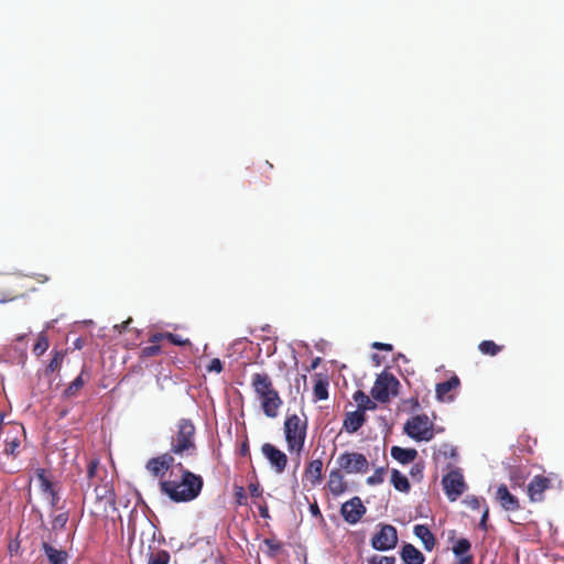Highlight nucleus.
I'll return each instance as SVG.
<instances>
[{
	"mask_svg": "<svg viewBox=\"0 0 564 564\" xmlns=\"http://www.w3.org/2000/svg\"><path fill=\"white\" fill-rule=\"evenodd\" d=\"M471 549L470 542L462 538L453 546L454 554L459 557L457 564H474L473 555L468 554Z\"/></svg>",
	"mask_w": 564,
	"mask_h": 564,
	"instance_id": "obj_21",
	"label": "nucleus"
},
{
	"mask_svg": "<svg viewBox=\"0 0 564 564\" xmlns=\"http://www.w3.org/2000/svg\"><path fill=\"white\" fill-rule=\"evenodd\" d=\"M424 465L422 463H415L411 469L410 475L414 480L420 481L423 478Z\"/></svg>",
	"mask_w": 564,
	"mask_h": 564,
	"instance_id": "obj_41",
	"label": "nucleus"
},
{
	"mask_svg": "<svg viewBox=\"0 0 564 564\" xmlns=\"http://www.w3.org/2000/svg\"><path fill=\"white\" fill-rule=\"evenodd\" d=\"M160 352H161V346L152 344V345L143 347L141 349L140 357L141 358H150V357L159 355Z\"/></svg>",
	"mask_w": 564,
	"mask_h": 564,
	"instance_id": "obj_40",
	"label": "nucleus"
},
{
	"mask_svg": "<svg viewBox=\"0 0 564 564\" xmlns=\"http://www.w3.org/2000/svg\"><path fill=\"white\" fill-rule=\"evenodd\" d=\"M236 496H237L238 502L241 505L242 499H246L242 487H239V490L237 491Z\"/></svg>",
	"mask_w": 564,
	"mask_h": 564,
	"instance_id": "obj_52",
	"label": "nucleus"
},
{
	"mask_svg": "<svg viewBox=\"0 0 564 564\" xmlns=\"http://www.w3.org/2000/svg\"><path fill=\"white\" fill-rule=\"evenodd\" d=\"M166 339L175 346H189L191 340L188 338H182V336L166 332Z\"/></svg>",
	"mask_w": 564,
	"mask_h": 564,
	"instance_id": "obj_38",
	"label": "nucleus"
},
{
	"mask_svg": "<svg viewBox=\"0 0 564 564\" xmlns=\"http://www.w3.org/2000/svg\"><path fill=\"white\" fill-rule=\"evenodd\" d=\"M240 455L242 456H248L250 455V451H249V443H248V440L246 438L242 444H241V447H240Z\"/></svg>",
	"mask_w": 564,
	"mask_h": 564,
	"instance_id": "obj_51",
	"label": "nucleus"
},
{
	"mask_svg": "<svg viewBox=\"0 0 564 564\" xmlns=\"http://www.w3.org/2000/svg\"><path fill=\"white\" fill-rule=\"evenodd\" d=\"M263 544L267 546L265 554L269 557L276 556L283 547V544L281 541H279L276 538H267L263 540Z\"/></svg>",
	"mask_w": 564,
	"mask_h": 564,
	"instance_id": "obj_30",
	"label": "nucleus"
},
{
	"mask_svg": "<svg viewBox=\"0 0 564 564\" xmlns=\"http://www.w3.org/2000/svg\"><path fill=\"white\" fill-rule=\"evenodd\" d=\"M180 468V478L161 480V491L174 502H188L197 498L202 491L204 481L202 476L185 469L181 463L176 465Z\"/></svg>",
	"mask_w": 564,
	"mask_h": 564,
	"instance_id": "obj_1",
	"label": "nucleus"
},
{
	"mask_svg": "<svg viewBox=\"0 0 564 564\" xmlns=\"http://www.w3.org/2000/svg\"><path fill=\"white\" fill-rule=\"evenodd\" d=\"M248 489H249V492L252 497H260L262 495V490L260 488V485L258 482H251L249 486H248Z\"/></svg>",
	"mask_w": 564,
	"mask_h": 564,
	"instance_id": "obj_45",
	"label": "nucleus"
},
{
	"mask_svg": "<svg viewBox=\"0 0 564 564\" xmlns=\"http://www.w3.org/2000/svg\"><path fill=\"white\" fill-rule=\"evenodd\" d=\"M443 488L451 501L457 500L464 492L465 481L462 473L457 470H451L442 479Z\"/></svg>",
	"mask_w": 564,
	"mask_h": 564,
	"instance_id": "obj_11",
	"label": "nucleus"
},
{
	"mask_svg": "<svg viewBox=\"0 0 564 564\" xmlns=\"http://www.w3.org/2000/svg\"><path fill=\"white\" fill-rule=\"evenodd\" d=\"M50 347L48 338L45 332H41L37 336L36 343L33 346V352L36 356H42Z\"/></svg>",
	"mask_w": 564,
	"mask_h": 564,
	"instance_id": "obj_33",
	"label": "nucleus"
},
{
	"mask_svg": "<svg viewBox=\"0 0 564 564\" xmlns=\"http://www.w3.org/2000/svg\"><path fill=\"white\" fill-rule=\"evenodd\" d=\"M144 528L141 531V539L143 540L144 536H148L150 540L155 541L158 528L155 524L148 518L143 519Z\"/></svg>",
	"mask_w": 564,
	"mask_h": 564,
	"instance_id": "obj_34",
	"label": "nucleus"
},
{
	"mask_svg": "<svg viewBox=\"0 0 564 564\" xmlns=\"http://www.w3.org/2000/svg\"><path fill=\"white\" fill-rule=\"evenodd\" d=\"M174 463L172 453H165L148 460L145 468L155 478H163Z\"/></svg>",
	"mask_w": 564,
	"mask_h": 564,
	"instance_id": "obj_15",
	"label": "nucleus"
},
{
	"mask_svg": "<svg viewBox=\"0 0 564 564\" xmlns=\"http://www.w3.org/2000/svg\"><path fill=\"white\" fill-rule=\"evenodd\" d=\"M399 380L390 372H381L371 388V397L381 402L386 403L390 400V395L398 393Z\"/></svg>",
	"mask_w": 564,
	"mask_h": 564,
	"instance_id": "obj_6",
	"label": "nucleus"
},
{
	"mask_svg": "<svg viewBox=\"0 0 564 564\" xmlns=\"http://www.w3.org/2000/svg\"><path fill=\"white\" fill-rule=\"evenodd\" d=\"M75 347L78 348V349H80L83 347L79 339L76 340Z\"/></svg>",
	"mask_w": 564,
	"mask_h": 564,
	"instance_id": "obj_56",
	"label": "nucleus"
},
{
	"mask_svg": "<svg viewBox=\"0 0 564 564\" xmlns=\"http://www.w3.org/2000/svg\"><path fill=\"white\" fill-rule=\"evenodd\" d=\"M209 372H221L224 369L223 362L219 358H214L210 360L209 365L206 367Z\"/></svg>",
	"mask_w": 564,
	"mask_h": 564,
	"instance_id": "obj_44",
	"label": "nucleus"
},
{
	"mask_svg": "<svg viewBox=\"0 0 564 564\" xmlns=\"http://www.w3.org/2000/svg\"><path fill=\"white\" fill-rule=\"evenodd\" d=\"M66 355L65 350H54L52 359L50 360L48 365L46 366L45 373L51 375L58 370L63 364L64 357Z\"/></svg>",
	"mask_w": 564,
	"mask_h": 564,
	"instance_id": "obj_29",
	"label": "nucleus"
},
{
	"mask_svg": "<svg viewBox=\"0 0 564 564\" xmlns=\"http://www.w3.org/2000/svg\"><path fill=\"white\" fill-rule=\"evenodd\" d=\"M400 555L405 564H423L425 561L422 552L410 543L402 546Z\"/></svg>",
	"mask_w": 564,
	"mask_h": 564,
	"instance_id": "obj_22",
	"label": "nucleus"
},
{
	"mask_svg": "<svg viewBox=\"0 0 564 564\" xmlns=\"http://www.w3.org/2000/svg\"><path fill=\"white\" fill-rule=\"evenodd\" d=\"M42 550L51 564H67L68 554L66 551L55 549L47 542L42 543Z\"/></svg>",
	"mask_w": 564,
	"mask_h": 564,
	"instance_id": "obj_24",
	"label": "nucleus"
},
{
	"mask_svg": "<svg viewBox=\"0 0 564 564\" xmlns=\"http://www.w3.org/2000/svg\"><path fill=\"white\" fill-rule=\"evenodd\" d=\"M386 474V468L380 467L375 470V473L367 478V484L370 486L379 485L383 481V477Z\"/></svg>",
	"mask_w": 564,
	"mask_h": 564,
	"instance_id": "obj_37",
	"label": "nucleus"
},
{
	"mask_svg": "<svg viewBox=\"0 0 564 564\" xmlns=\"http://www.w3.org/2000/svg\"><path fill=\"white\" fill-rule=\"evenodd\" d=\"M340 513L346 522L355 524L366 513V507L364 506L359 497H354L350 500L343 503L340 508Z\"/></svg>",
	"mask_w": 564,
	"mask_h": 564,
	"instance_id": "obj_14",
	"label": "nucleus"
},
{
	"mask_svg": "<svg viewBox=\"0 0 564 564\" xmlns=\"http://www.w3.org/2000/svg\"><path fill=\"white\" fill-rule=\"evenodd\" d=\"M366 422V415L361 411H354L346 414L344 420V429L348 433H356Z\"/></svg>",
	"mask_w": 564,
	"mask_h": 564,
	"instance_id": "obj_23",
	"label": "nucleus"
},
{
	"mask_svg": "<svg viewBox=\"0 0 564 564\" xmlns=\"http://www.w3.org/2000/svg\"><path fill=\"white\" fill-rule=\"evenodd\" d=\"M3 438V454L17 458L21 453L22 441L25 438V430L21 423H14L7 429Z\"/></svg>",
	"mask_w": 564,
	"mask_h": 564,
	"instance_id": "obj_8",
	"label": "nucleus"
},
{
	"mask_svg": "<svg viewBox=\"0 0 564 564\" xmlns=\"http://www.w3.org/2000/svg\"><path fill=\"white\" fill-rule=\"evenodd\" d=\"M478 349L482 355L496 356L502 350V346L497 345L494 340H482L478 345Z\"/></svg>",
	"mask_w": 564,
	"mask_h": 564,
	"instance_id": "obj_32",
	"label": "nucleus"
},
{
	"mask_svg": "<svg viewBox=\"0 0 564 564\" xmlns=\"http://www.w3.org/2000/svg\"><path fill=\"white\" fill-rule=\"evenodd\" d=\"M398 544L397 529L391 524H380L379 531L371 539V546L377 551H389Z\"/></svg>",
	"mask_w": 564,
	"mask_h": 564,
	"instance_id": "obj_9",
	"label": "nucleus"
},
{
	"mask_svg": "<svg viewBox=\"0 0 564 564\" xmlns=\"http://www.w3.org/2000/svg\"><path fill=\"white\" fill-rule=\"evenodd\" d=\"M195 435L196 427L192 420L181 419L171 438V453L178 456H194L197 451Z\"/></svg>",
	"mask_w": 564,
	"mask_h": 564,
	"instance_id": "obj_4",
	"label": "nucleus"
},
{
	"mask_svg": "<svg viewBox=\"0 0 564 564\" xmlns=\"http://www.w3.org/2000/svg\"><path fill=\"white\" fill-rule=\"evenodd\" d=\"M261 453L276 474H282L285 470L289 458L283 451L271 443H264L261 446Z\"/></svg>",
	"mask_w": 564,
	"mask_h": 564,
	"instance_id": "obj_12",
	"label": "nucleus"
},
{
	"mask_svg": "<svg viewBox=\"0 0 564 564\" xmlns=\"http://www.w3.org/2000/svg\"><path fill=\"white\" fill-rule=\"evenodd\" d=\"M171 555L166 550L150 552L147 564H169Z\"/></svg>",
	"mask_w": 564,
	"mask_h": 564,
	"instance_id": "obj_31",
	"label": "nucleus"
},
{
	"mask_svg": "<svg viewBox=\"0 0 564 564\" xmlns=\"http://www.w3.org/2000/svg\"><path fill=\"white\" fill-rule=\"evenodd\" d=\"M259 513H260V517L263 519L270 518L269 508H268L267 503L259 506Z\"/></svg>",
	"mask_w": 564,
	"mask_h": 564,
	"instance_id": "obj_50",
	"label": "nucleus"
},
{
	"mask_svg": "<svg viewBox=\"0 0 564 564\" xmlns=\"http://www.w3.org/2000/svg\"><path fill=\"white\" fill-rule=\"evenodd\" d=\"M314 395L317 400H326L328 398V383L324 380H317L314 386Z\"/></svg>",
	"mask_w": 564,
	"mask_h": 564,
	"instance_id": "obj_35",
	"label": "nucleus"
},
{
	"mask_svg": "<svg viewBox=\"0 0 564 564\" xmlns=\"http://www.w3.org/2000/svg\"><path fill=\"white\" fill-rule=\"evenodd\" d=\"M90 377L91 376L89 369L86 366H84L82 368L80 373L64 390L63 397L65 399L76 397L78 392L82 390V388L85 386V383L89 381Z\"/></svg>",
	"mask_w": 564,
	"mask_h": 564,
	"instance_id": "obj_19",
	"label": "nucleus"
},
{
	"mask_svg": "<svg viewBox=\"0 0 564 564\" xmlns=\"http://www.w3.org/2000/svg\"><path fill=\"white\" fill-rule=\"evenodd\" d=\"M391 456L400 464L406 465L415 460V458L417 457V451L415 448H403L400 446H392Z\"/></svg>",
	"mask_w": 564,
	"mask_h": 564,
	"instance_id": "obj_26",
	"label": "nucleus"
},
{
	"mask_svg": "<svg viewBox=\"0 0 564 564\" xmlns=\"http://www.w3.org/2000/svg\"><path fill=\"white\" fill-rule=\"evenodd\" d=\"M163 339H166V333H154L149 337V343L159 345V343Z\"/></svg>",
	"mask_w": 564,
	"mask_h": 564,
	"instance_id": "obj_46",
	"label": "nucleus"
},
{
	"mask_svg": "<svg viewBox=\"0 0 564 564\" xmlns=\"http://www.w3.org/2000/svg\"><path fill=\"white\" fill-rule=\"evenodd\" d=\"M370 564H395V557L376 555L370 558Z\"/></svg>",
	"mask_w": 564,
	"mask_h": 564,
	"instance_id": "obj_43",
	"label": "nucleus"
},
{
	"mask_svg": "<svg viewBox=\"0 0 564 564\" xmlns=\"http://www.w3.org/2000/svg\"><path fill=\"white\" fill-rule=\"evenodd\" d=\"M434 424L426 414L414 415L404 424V433L415 441L429 442L434 437Z\"/></svg>",
	"mask_w": 564,
	"mask_h": 564,
	"instance_id": "obj_5",
	"label": "nucleus"
},
{
	"mask_svg": "<svg viewBox=\"0 0 564 564\" xmlns=\"http://www.w3.org/2000/svg\"><path fill=\"white\" fill-rule=\"evenodd\" d=\"M39 480V487L43 497L48 501L52 509H62L58 506L61 497L55 485L47 478L46 470L44 468H37L35 471Z\"/></svg>",
	"mask_w": 564,
	"mask_h": 564,
	"instance_id": "obj_10",
	"label": "nucleus"
},
{
	"mask_svg": "<svg viewBox=\"0 0 564 564\" xmlns=\"http://www.w3.org/2000/svg\"><path fill=\"white\" fill-rule=\"evenodd\" d=\"M303 480L307 481L311 487H316L322 482L323 460L321 458L313 459L307 463L304 469Z\"/></svg>",
	"mask_w": 564,
	"mask_h": 564,
	"instance_id": "obj_17",
	"label": "nucleus"
},
{
	"mask_svg": "<svg viewBox=\"0 0 564 564\" xmlns=\"http://www.w3.org/2000/svg\"><path fill=\"white\" fill-rule=\"evenodd\" d=\"M413 533L422 541L426 551H432L434 549L436 540L427 525L416 524L413 529Z\"/></svg>",
	"mask_w": 564,
	"mask_h": 564,
	"instance_id": "obj_25",
	"label": "nucleus"
},
{
	"mask_svg": "<svg viewBox=\"0 0 564 564\" xmlns=\"http://www.w3.org/2000/svg\"><path fill=\"white\" fill-rule=\"evenodd\" d=\"M129 530L131 531V534H132V535H134V534H135V524H134V522H132L131 520H130V522H129Z\"/></svg>",
	"mask_w": 564,
	"mask_h": 564,
	"instance_id": "obj_54",
	"label": "nucleus"
},
{
	"mask_svg": "<svg viewBox=\"0 0 564 564\" xmlns=\"http://www.w3.org/2000/svg\"><path fill=\"white\" fill-rule=\"evenodd\" d=\"M24 337H25V335H21V336H19L17 339H18V340H22V339H24Z\"/></svg>",
	"mask_w": 564,
	"mask_h": 564,
	"instance_id": "obj_57",
	"label": "nucleus"
},
{
	"mask_svg": "<svg viewBox=\"0 0 564 564\" xmlns=\"http://www.w3.org/2000/svg\"><path fill=\"white\" fill-rule=\"evenodd\" d=\"M251 386L261 402V409L268 417H276L283 401L268 373H253Z\"/></svg>",
	"mask_w": 564,
	"mask_h": 564,
	"instance_id": "obj_2",
	"label": "nucleus"
},
{
	"mask_svg": "<svg viewBox=\"0 0 564 564\" xmlns=\"http://www.w3.org/2000/svg\"><path fill=\"white\" fill-rule=\"evenodd\" d=\"M496 500L505 511L514 512L521 509L519 499L509 491L505 484L497 487Z\"/></svg>",
	"mask_w": 564,
	"mask_h": 564,
	"instance_id": "obj_16",
	"label": "nucleus"
},
{
	"mask_svg": "<svg viewBox=\"0 0 564 564\" xmlns=\"http://www.w3.org/2000/svg\"><path fill=\"white\" fill-rule=\"evenodd\" d=\"M391 484L394 489L401 492H409L410 482L408 478L401 474L398 469H392L391 471Z\"/></svg>",
	"mask_w": 564,
	"mask_h": 564,
	"instance_id": "obj_28",
	"label": "nucleus"
},
{
	"mask_svg": "<svg viewBox=\"0 0 564 564\" xmlns=\"http://www.w3.org/2000/svg\"><path fill=\"white\" fill-rule=\"evenodd\" d=\"M553 487V479L543 475H535L527 487V492L531 502H542L544 492Z\"/></svg>",
	"mask_w": 564,
	"mask_h": 564,
	"instance_id": "obj_13",
	"label": "nucleus"
},
{
	"mask_svg": "<svg viewBox=\"0 0 564 564\" xmlns=\"http://www.w3.org/2000/svg\"><path fill=\"white\" fill-rule=\"evenodd\" d=\"M319 364H321V358L319 357L314 358L311 362L310 370L316 369Z\"/></svg>",
	"mask_w": 564,
	"mask_h": 564,
	"instance_id": "obj_53",
	"label": "nucleus"
},
{
	"mask_svg": "<svg viewBox=\"0 0 564 564\" xmlns=\"http://www.w3.org/2000/svg\"><path fill=\"white\" fill-rule=\"evenodd\" d=\"M372 347L378 350L391 351L393 349L391 344L376 341Z\"/></svg>",
	"mask_w": 564,
	"mask_h": 564,
	"instance_id": "obj_48",
	"label": "nucleus"
},
{
	"mask_svg": "<svg viewBox=\"0 0 564 564\" xmlns=\"http://www.w3.org/2000/svg\"><path fill=\"white\" fill-rule=\"evenodd\" d=\"M459 384L460 380L457 376H453L448 380L437 383L435 388L436 398L440 401H453L454 397L451 392L456 390Z\"/></svg>",
	"mask_w": 564,
	"mask_h": 564,
	"instance_id": "obj_20",
	"label": "nucleus"
},
{
	"mask_svg": "<svg viewBox=\"0 0 564 564\" xmlns=\"http://www.w3.org/2000/svg\"><path fill=\"white\" fill-rule=\"evenodd\" d=\"M488 518H489V509H488V507H486L482 512L480 522H479V528L484 531L488 530V525H487Z\"/></svg>",
	"mask_w": 564,
	"mask_h": 564,
	"instance_id": "obj_47",
	"label": "nucleus"
},
{
	"mask_svg": "<svg viewBox=\"0 0 564 564\" xmlns=\"http://www.w3.org/2000/svg\"><path fill=\"white\" fill-rule=\"evenodd\" d=\"M132 322V318L129 317L127 321L122 322L120 325H116L115 326V329H117L119 333H122L124 332L126 329H128L129 327V324Z\"/></svg>",
	"mask_w": 564,
	"mask_h": 564,
	"instance_id": "obj_49",
	"label": "nucleus"
},
{
	"mask_svg": "<svg viewBox=\"0 0 564 564\" xmlns=\"http://www.w3.org/2000/svg\"><path fill=\"white\" fill-rule=\"evenodd\" d=\"M469 509L471 510H478L480 509L481 507V503L484 502L485 503V499L482 498H478L474 495L471 496H466L464 501H463Z\"/></svg>",
	"mask_w": 564,
	"mask_h": 564,
	"instance_id": "obj_39",
	"label": "nucleus"
},
{
	"mask_svg": "<svg viewBox=\"0 0 564 564\" xmlns=\"http://www.w3.org/2000/svg\"><path fill=\"white\" fill-rule=\"evenodd\" d=\"M327 488L334 497H338L347 490L348 486L344 479L343 471L337 468L329 471Z\"/></svg>",
	"mask_w": 564,
	"mask_h": 564,
	"instance_id": "obj_18",
	"label": "nucleus"
},
{
	"mask_svg": "<svg viewBox=\"0 0 564 564\" xmlns=\"http://www.w3.org/2000/svg\"><path fill=\"white\" fill-rule=\"evenodd\" d=\"M98 466H99V459H97V458H93L88 462L87 477L89 480H91L95 477Z\"/></svg>",
	"mask_w": 564,
	"mask_h": 564,
	"instance_id": "obj_42",
	"label": "nucleus"
},
{
	"mask_svg": "<svg viewBox=\"0 0 564 564\" xmlns=\"http://www.w3.org/2000/svg\"><path fill=\"white\" fill-rule=\"evenodd\" d=\"M69 513L68 511H63L52 519V528L53 530H62L65 528L66 523L68 522Z\"/></svg>",
	"mask_w": 564,
	"mask_h": 564,
	"instance_id": "obj_36",
	"label": "nucleus"
},
{
	"mask_svg": "<svg viewBox=\"0 0 564 564\" xmlns=\"http://www.w3.org/2000/svg\"><path fill=\"white\" fill-rule=\"evenodd\" d=\"M307 419L297 414H288L283 423V433L286 448L297 457L296 467L300 465V456L304 449L307 436Z\"/></svg>",
	"mask_w": 564,
	"mask_h": 564,
	"instance_id": "obj_3",
	"label": "nucleus"
},
{
	"mask_svg": "<svg viewBox=\"0 0 564 564\" xmlns=\"http://www.w3.org/2000/svg\"><path fill=\"white\" fill-rule=\"evenodd\" d=\"M354 400L358 405L357 411H361L362 413L367 410H375L377 408L376 403L361 390L354 393Z\"/></svg>",
	"mask_w": 564,
	"mask_h": 564,
	"instance_id": "obj_27",
	"label": "nucleus"
},
{
	"mask_svg": "<svg viewBox=\"0 0 564 564\" xmlns=\"http://www.w3.org/2000/svg\"><path fill=\"white\" fill-rule=\"evenodd\" d=\"M340 471L346 474H365L368 471L369 463L367 457L358 452H345L336 458Z\"/></svg>",
	"mask_w": 564,
	"mask_h": 564,
	"instance_id": "obj_7",
	"label": "nucleus"
},
{
	"mask_svg": "<svg viewBox=\"0 0 564 564\" xmlns=\"http://www.w3.org/2000/svg\"><path fill=\"white\" fill-rule=\"evenodd\" d=\"M312 512H313V513H317V512H319L317 505L312 506Z\"/></svg>",
	"mask_w": 564,
	"mask_h": 564,
	"instance_id": "obj_55",
	"label": "nucleus"
}]
</instances>
